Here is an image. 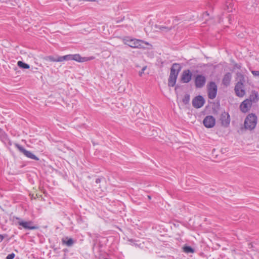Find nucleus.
I'll use <instances>...</instances> for the list:
<instances>
[{"label": "nucleus", "mask_w": 259, "mask_h": 259, "mask_svg": "<svg viewBox=\"0 0 259 259\" xmlns=\"http://www.w3.org/2000/svg\"><path fill=\"white\" fill-rule=\"evenodd\" d=\"M94 58L93 57L90 58L81 57L79 54L67 55L64 56H49L44 58L46 61L52 62H62L64 61L75 60L79 62H83Z\"/></svg>", "instance_id": "nucleus-1"}, {"label": "nucleus", "mask_w": 259, "mask_h": 259, "mask_svg": "<svg viewBox=\"0 0 259 259\" xmlns=\"http://www.w3.org/2000/svg\"><path fill=\"white\" fill-rule=\"evenodd\" d=\"M181 69V67L179 64L174 63L172 65L170 68V72L168 78V86L174 87L175 85L178 74Z\"/></svg>", "instance_id": "nucleus-2"}, {"label": "nucleus", "mask_w": 259, "mask_h": 259, "mask_svg": "<svg viewBox=\"0 0 259 259\" xmlns=\"http://www.w3.org/2000/svg\"><path fill=\"white\" fill-rule=\"evenodd\" d=\"M124 44L129 47L134 48H145V45H149V43L142 40L137 39L126 38L124 39Z\"/></svg>", "instance_id": "nucleus-3"}, {"label": "nucleus", "mask_w": 259, "mask_h": 259, "mask_svg": "<svg viewBox=\"0 0 259 259\" xmlns=\"http://www.w3.org/2000/svg\"><path fill=\"white\" fill-rule=\"evenodd\" d=\"M257 123V116L254 114H249L246 117L244 125L245 129L252 130L254 129Z\"/></svg>", "instance_id": "nucleus-4"}, {"label": "nucleus", "mask_w": 259, "mask_h": 259, "mask_svg": "<svg viewBox=\"0 0 259 259\" xmlns=\"http://www.w3.org/2000/svg\"><path fill=\"white\" fill-rule=\"evenodd\" d=\"M15 219L17 221L16 222V224L21 227H18L19 229H22L23 228L27 230H34L37 228L33 225V222L32 221H24L20 218L17 217Z\"/></svg>", "instance_id": "nucleus-5"}, {"label": "nucleus", "mask_w": 259, "mask_h": 259, "mask_svg": "<svg viewBox=\"0 0 259 259\" xmlns=\"http://www.w3.org/2000/svg\"><path fill=\"white\" fill-rule=\"evenodd\" d=\"M218 88L215 83L210 82L207 86L208 96L210 99H213L215 98L217 93Z\"/></svg>", "instance_id": "nucleus-6"}, {"label": "nucleus", "mask_w": 259, "mask_h": 259, "mask_svg": "<svg viewBox=\"0 0 259 259\" xmlns=\"http://www.w3.org/2000/svg\"><path fill=\"white\" fill-rule=\"evenodd\" d=\"M206 78L204 75L201 74L197 75L195 78V85L196 88H203L206 83Z\"/></svg>", "instance_id": "nucleus-7"}, {"label": "nucleus", "mask_w": 259, "mask_h": 259, "mask_svg": "<svg viewBox=\"0 0 259 259\" xmlns=\"http://www.w3.org/2000/svg\"><path fill=\"white\" fill-rule=\"evenodd\" d=\"M221 124L225 127L229 126L230 123V115L227 112H223L221 115L220 119Z\"/></svg>", "instance_id": "nucleus-8"}, {"label": "nucleus", "mask_w": 259, "mask_h": 259, "mask_svg": "<svg viewBox=\"0 0 259 259\" xmlns=\"http://www.w3.org/2000/svg\"><path fill=\"white\" fill-rule=\"evenodd\" d=\"M234 91L236 96L239 97H243L245 95L244 84L237 83L235 85Z\"/></svg>", "instance_id": "nucleus-9"}, {"label": "nucleus", "mask_w": 259, "mask_h": 259, "mask_svg": "<svg viewBox=\"0 0 259 259\" xmlns=\"http://www.w3.org/2000/svg\"><path fill=\"white\" fill-rule=\"evenodd\" d=\"M203 123L206 127L211 128L215 125V119L212 116L208 115L204 118Z\"/></svg>", "instance_id": "nucleus-10"}, {"label": "nucleus", "mask_w": 259, "mask_h": 259, "mask_svg": "<svg viewBox=\"0 0 259 259\" xmlns=\"http://www.w3.org/2000/svg\"><path fill=\"white\" fill-rule=\"evenodd\" d=\"M192 77V74L190 70L189 69L185 70L182 73L181 80L183 83H188L191 81Z\"/></svg>", "instance_id": "nucleus-11"}, {"label": "nucleus", "mask_w": 259, "mask_h": 259, "mask_svg": "<svg viewBox=\"0 0 259 259\" xmlns=\"http://www.w3.org/2000/svg\"><path fill=\"white\" fill-rule=\"evenodd\" d=\"M205 103L204 98L201 96L196 97L192 101V105L196 108H199L202 107Z\"/></svg>", "instance_id": "nucleus-12"}, {"label": "nucleus", "mask_w": 259, "mask_h": 259, "mask_svg": "<svg viewBox=\"0 0 259 259\" xmlns=\"http://www.w3.org/2000/svg\"><path fill=\"white\" fill-rule=\"evenodd\" d=\"M19 150L22 152L26 157L32 159L38 160V158L31 152L25 150L23 147H17Z\"/></svg>", "instance_id": "nucleus-13"}, {"label": "nucleus", "mask_w": 259, "mask_h": 259, "mask_svg": "<svg viewBox=\"0 0 259 259\" xmlns=\"http://www.w3.org/2000/svg\"><path fill=\"white\" fill-rule=\"evenodd\" d=\"M251 106L248 100H245L240 104V108L242 112L246 113L250 110Z\"/></svg>", "instance_id": "nucleus-14"}, {"label": "nucleus", "mask_w": 259, "mask_h": 259, "mask_svg": "<svg viewBox=\"0 0 259 259\" xmlns=\"http://www.w3.org/2000/svg\"><path fill=\"white\" fill-rule=\"evenodd\" d=\"M246 100H248L251 105L254 103H256L259 100L258 94L257 92L254 91H252L249 98L247 99Z\"/></svg>", "instance_id": "nucleus-15"}, {"label": "nucleus", "mask_w": 259, "mask_h": 259, "mask_svg": "<svg viewBox=\"0 0 259 259\" xmlns=\"http://www.w3.org/2000/svg\"><path fill=\"white\" fill-rule=\"evenodd\" d=\"M232 75L230 73H226L223 79V83L226 86H228L230 84L231 80Z\"/></svg>", "instance_id": "nucleus-16"}, {"label": "nucleus", "mask_w": 259, "mask_h": 259, "mask_svg": "<svg viewBox=\"0 0 259 259\" xmlns=\"http://www.w3.org/2000/svg\"><path fill=\"white\" fill-rule=\"evenodd\" d=\"M155 27L162 32H168L172 29V27H167L160 25H155Z\"/></svg>", "instance_id": "nucleus-17"}, {"label": "nucleus", "mask_w": 259, "mask_h": 259, "mask_svg": "<svg viewBox=\"0 0 259 259\" xmlns=\"http://www.w3.org/2000/svg\"><path fill=\"white\" fill-rule=\"evenodd\" d=\"M236 79L237 80V83L244 84L245 81L244 76L240 72L236 73Z\"/></svg>", "instance_id": "nucleus-18"}, {"label": "nucleus", "mask_w": 259, "mask_h": 259, "mask_svg": "<svg viewBox=\"0 0 259 259\" xmlns=\"http://www.w3.org/2000/svg\"><path fill=\"white\" fill-rule=\"evenodd\" d=\"M63 243L68 246H71L73 244V240L71 238H66L62 240Z\"/></svg>", "instance_id": "nucleus-19"}, {"label": "nucleus", "mask_w": 259, "mask_h": 259, "mask_svg": "<svg viewBox=\"0 0 259 259\" xmlns=\"http://www.w3.org/2000/svg\"><path fill=\"white\" fill-rule=\"evenodd\" d=\"M17 65L21 68L23 69H29L30 68V66L21 61H19L17 62Z\"/></svg>", "instance_id": "nucleus-20"}, {"label": "nucleus", "mask_w": 259, "mask_h": 259, "mask_svg": "<svg viewBox=\"0 0 259 259\" xmlns=\"http://www.w3.org/2000/svg\"><path fill=\"white\" fill-rule=\"evenodd\" d=\"M183 251L186 253H193L194 252V249L189 246H184Z\"/></svg>", "instance_id": "nucleus-21"}, {"label": "nucleus", "mask_w": 259, "mask_h": 259, "mask_svg": "<svg viewBox=\"0 0 259 259\" xmlns=\"http://www.w3.org/2000/svg\"><path fill=\"white\" fill-rule=\"evenodd\" d=\"M233 7V5L230 2H227L226 5V9L228 12H232Z\"/></svg>", "instance_id": "nucleus-22"}, {"label": "nucleus", "mask_w": 259, "mask_h": 259, "mask_svg": "<svg viewBox=\"0 0 259 259\" xmlns=\"http://www.w3.org/2000/svg\"><path fill=\"white\" fill-rule=\"evenodd\" d=\"M190 99V95L186 94L185 95L184 98L183 99V102L184 103V104L186 105L189 103Z\"/></svg>", "instance_id": "nucleus-23"}, {"label": "nucleus", "mask_w": 259, "mask_h": 259, "mask_svg": "<svg viewBox=\"0 0 259 259\" xmlns=\"http://www.w3.org/2000/svg\"><path fill=\"white\" fill-rule=\"evenodd\" d=\"M146 68H147V66H144V67L142 68V70L139 72V75L140 76H142L143 74L144 73V71H145V70L146 69Z\"/></svg>", "instance_id": "nucleus-24"}, {"label": "nucleus", "mask_w": 259, "mask_h": 259, "mask_svg": "<svg viewBox=\"0 0 259 259\" xmlns=\"http://www.w3.org/2000/svg\"><path fill=\"white\" fill-rule=\"evenodd\" d=\"M15 255L14 253H12L8 255L6 257V259H13L15 257Z\"/></svg>", "instance_id": "nucleus-25"}, {"label": "nucleus", "mask_w": 259, "mask_h": 259, "mask_svg": "<svg viewBox=\"0 0 259 259\" xmlns=\"http://www.w3.org/2000/svg\"><path fill=\"white\" fill-rule=\"evenodd\" d=\"M241 65L238 64H235L233 68V70H235L236 69H240Z\"/></svg>", "instance_id": "nucleus-26"}, {"label": "nucleus", "mask_w": 259, "mask_h": 259, "mask_svg": "<svg viewBox=\"0 0 259 259\" xmlns=\"http://www.w3.org/2000/svg\"><path fill=\"white\" fill-rule=\"evenodd\" d=\"M252 73L256 76H259V71H252Z\"/></svg>", "instance_id": "nucleus-27"}, {"label": "nucleus", "mask_w": 259, "mask_h": 259, "mask_svg": "<svg viewBox=\"0 0 259 259\" xmlns=\"http://www.w3.org/2000/svg\"><path fill=\"white\" fill-rule=\"evenodd\" d=\"M227 147H225V148L221 149V152L222 153H225L227 151Z\"/></svg>", "instance_id": "nucleus-28"}, {"label": "nucleus", "mask_w": 259, "mask_h": 259, "mask_svg": "<svg viewBox=\"0 0 259 259\" xmlns=\"http://www.w3.org/2000/svg\"><path fill=\"white\" fill-rule=\"evenodd\" d=\"M4 238V237L3 235L0 234V242H2V241L3 240Z\"/></svg>", "instance_id": "nucleus-29"}, {"label": "nucleus", "mask_w": 259, "mask_h": 259, "mask_svg": "<svg viewBox=\"0 0 259 259\" xmlns=\"http://www.w3.org/2000/svg\"><path fill=\"white\" fill-rule=\"evenodd\" d=\"M209 15V14L207 13V12H205L204 14H203V16L204 17L205 16H208Z\"/></svg>", "instance_id": "nucleus-30"}, {"label": "nucleus", "mask_w": 259, "mask_h": 259, "mask_svg": "<svg viewBox=\"0 0 259 259\" xmlns=\"http://www.w3.org/2000/svg\"><path fill=\"white\" fill-rule=\"evenodd\" d=\"M100 181V179H98L96 180V182L97 183H98Z\"/></svg>", "instance_id": "nucleus-31"}]
</instances>
